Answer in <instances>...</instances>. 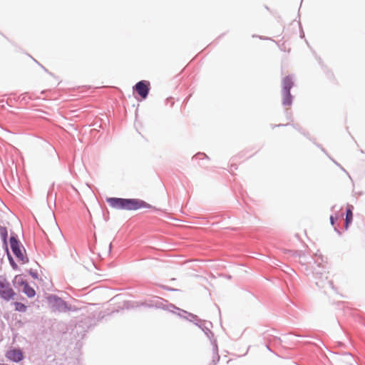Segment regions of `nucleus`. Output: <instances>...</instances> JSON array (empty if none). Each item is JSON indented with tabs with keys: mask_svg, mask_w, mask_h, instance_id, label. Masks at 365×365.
<instances>
[{
	"mask_svg": "<svg viewBox=\"0 0 365 365\" xmlns=\"http://www.w3.org/2000/svg\"><path fill=\"white\" fill-rule=\"evenodd\" d=\"M107 202L113 208L118 210H136L141 208H152V206L146 202L135 198L110 197L107 199Z\"/></svg>",
	"mask_w": 365,
	"mask_h": 365,
	"instance_id": "nucleus-1",
	"label": "nucleus"
},
{
	"mask_svg": "<svg viewBox=\"0 0 365 365\" xmlns=\"http://www.w3.org/2000/svg\"><path fill=\"white\" fill-rule=\"evenodd\" d=\"M16 293L11 287L10 282L4 277H0V297L4 300L14 299Z\"/></svg>",
	"mask_w": 365,
	"mask_h": 365,
	"instance_id": "nucleus-2",
	"label": "nucleus"
},
{
	"mask_svg": "<svg viewBox=\"0 0 365 365\" xmlns=\"http://www.w3.org/2000/svg\"><path fill=\"white\" fill-rule=\"evenodd\" d=\"M10 245H11V250H12L13 253L14 254V255L16 257V258L19 261H21L22 262H25L26 260H25V257H24V250H22L21 249L19 242L16 240V239L14 237H11L10 238Z\"/></svg>",
	"mask_w": 365,
	"mask_h": 365,
	"instance_id": "nucleus-3",
	"label": "nucleus"
},
{
	"mask_svg": "<svg viewBox=\"0 0 365 365\" xmlns=\"http://www.w3.org/2000/svg\"><path fill=\"white\" fill-rule=\"evenodd\" d=\"M134 90L143 99L146 98L150 90V83L146 81H139L134 86Z\"/></svg>",
	"mask_w": 365,
	"mask_h": 365,
	"instance_id": "nucleus-4",
	"label": "nucleus"
},
{
	"mask_svg": "<svg viewBox=\"0 0 365 365\" xmlns=\"http://www.w3.org/2000/svg\"><path fill=\"white\" fill-rule=\"evenodd\" d=\"M6 357L14 362H19L23 359V353L20 349H12L6 353Z\"/></svg>",
	"mask_w": 365,
	"mask_h": 365,
	"instance_id": "nucleus-5",
	"label": "nucleus"
},
{
	"mask_svg": "<svg viewBox=\"0 0 365 365\" xmlns=\"http://www.w3.org/2000/svg\"><path fill=\"white\" fill-rule=\"evenodd\" d=\"M293 81L290 76H286L282 79V91L290 92L291 88L293 86Z\"/></svg>",
	"mask_w": 365,
	"mask_h": 365,
	"instance_id": "nucleus-6",
	"label": "nucleus"
},
{
	"mask_svg": "<svg viewBox=\"0 0 365 365\" xmlns=\"http://www.w3.org/2000/svg\"><path fill=\"white\" fill-rule=\"evenodd\" d=\"M353 207L351 205H349L346 209V218H345V228L347 229L349 225L351 223L353 220V212H352Z\"/></svg>",
	"mask_w": 365,
	"mask_h": 365,
	"instance_id": "nucleus-7",
	"label": "nucleus"
},
{
	"mask_svg": "<svg viewBox=\"0 0 365 365\" xmlns=\"http://www.w3.org/2000/svg\"><path fill=\"white\" fill-rule=\"evenodd\" d=\"M292 102V96L290 94V92H282V104L284 106H291Z\"/></svg>",
	"mask_w": 365,
	"mask_h": 365,
	"instance_id": "nucleus-8",
	"label": "nucleus"
},
{
	"mask_svg": "<svg viewBox=\"0 0 365 365\" xmlns=\"http://www.w3.org/2000/svg\"><path fill=\"white\" fill-rule=\"evenodd\" d=\"M23 292L29 297H33L36 294L35 290L32 287H31L28 284H25V286L24 287Z\"/></svg>",
	"mask_w": 365,
	"mask_h": 365,
	"instance_id": "nucleus-9",
	"label": "nucleus"
},
{
	"mask_svg": "<svg viewBox=\"0 0 365 365\" xmlns=\"http://www.w3.org/2000/svg\"><path fill=\"white\" fill-rule=\"evenodd\" d=\"M14 284H16L17 286L24 287L27 282L21 275H16L14 278Z\"/></svg>",
	"mask_w": 365,
	"mask_h": 365,
	"instance_id": "nucleus-10",
	"label": "nucleus"
},
{
	"mask_svg": "<svg viewBox=\"0 0 365 365\" xmlns=\"http://www.w3.org/2000/svg\"><path fill=\"white\" fill-rule=\"evenodd\" d=\"M15 309L19 312H26V307L21 302H15Z\"/></svg>",
	"mask_w": 365,
	"mask_h": 365,
	"instance_id": "nucleus-11",
	"label": "nucleus"
},
{
	"mask_svg": "<svg viewBox=\"0 0 365 365\" xmlns=\"http://www.w3.org/2000/svg\"><path fill=\"white\" fill-rule=\"evenodd\" d=\"M0 235L2 240L6 242L7 239V230L5 227H0Z\"/></svg>",
	"mask_w": 365,
	"mask_h": 365,
	"instance_id": "nucleus-12",
	"label": "nucleus"
},
{
	"mask_svg": "<svg viewBox=\"0 0 365 365\" xmlns=\"http://www.w3.org/2000/svg\"><path fill=\"white\" fill-rule=\"evenodd\" d=\"M330 221H331V225H334V217L332 216L330 217Z\"/></svg>",
	"mask_w": 365,
	"mask_h": 365,
	"instance_id": "nucleus-13",
	"label": "nucleus"
}]
</instances>
